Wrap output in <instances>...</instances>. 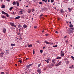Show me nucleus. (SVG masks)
Segmentation results:
<instances>
[{
    "mask_svg": "<svg viewBox=\"0 0 74 74\" xmlns=\"http://www.w3.org/2000/svg\"><path fill=\"white\" fill-rule=\"evenodd\" d=\"M18 62H19V63H22V62L21 60H19L18 61Z\"/></svg>",
    "mask_w": 74,
    "mask_h": 74,
    "instance_id": "nucleus-34",
    "label": "nucleus"
},
{
    "mask_svg": "<svg viewBox=\"0 0 74 74\" xmlns=\"http://www.w3.org/2000/svg\"><path fill=\"white\" fill-rule=\"evenodd\" d=\"M6 13L4 11H2V13L3 14H4V15H5Z\"/></svg>",
    "mask_w": 74,
    "mask_h": 74,
    "instance_id": "nucleus-14",
    "label": "nucleus"
},
{
    "mask_svg": "<svg viewBox=\"0 0 74 74\" xmlns=\"http://www.w3.org/2000/svg\"><path fill=\"white\" fill-rule=\"evenodd\" d=\"M35 53V52L34 51V50L33 51V55H34V54Z\"/></svg>",
    "mask_w": 74,
    "mask_h": 74,
    "instance_id": "nucleus-39",
    "label": "nucleus"
},
{
    "mask_svg": "<svg viewBox=\"0 0 74 74\" xmlns=\"http://www.w3.org/2000/svg\"><path fill=\"white\" fill-rule=\"evenodd\" d=\"M1 74H4V72H1Z\"/></svg>",
    "mask_w": 74,
    "mask_h": 74,
    "instance_id": "nucleus-38",
    "label": "nucleus"
},
{
    "mask_svg": "<svg viewBox=\"0 0 74 74\" xmlns=\"http://www.w3.org/2000/svg\"><path fill=\"white\" fill-rule=\"evenodd\" d=\"M60 11L61 12H62V13H63V12H63V10L62 9L60 10Z\"/></svg>",
    "mask_w": 74,
    "mask_h": 74,
    "instance_id": "nucleus-17",
    "label": "nucleus"
},
{
    "mask_svg": "<svg viewBox=\"0 0 74 74\" xmlns=\"http://www.w3.org/2000/svg\"><path fill=\"white\" fill-rule=\"evenodd\" d=\"M13 4L14 5H16V2H15V1H14L13 2Z\"/></svg>",
    "mask_w": 74,
    "mask_h": 74,
    "instance_id": "nucleus-16",
    "label": "nucleus"
},
{
    "mask_svg": "<svg viewBox=\"0 0 74 74\" xmlns=\"http://www.w3.org/2000/svg\"><path fill=\"white\" fill-rule=\"evenodd\" d=\"M29 65L30 66H33V64H29Z\"/></svg>",
    "mask_w": 74,
    "mask_h": 74,
    "instance_id": "nucleus-44",
    "label": "nucleus"
},
{
    "mask_svg": "<svg viewBox=\"0 0 74 74\" xmlns=\"http://www.w3.org/2000/svg\"><path fill=\"white\" fill-rule=\"evenodd\" d=\"M44 10H45V8H42V11H44Z\"/></svg>",
    "mask_w": 74,
    "mask_h": 74,
    "instance_id": "nucleus-43",
    "label": "nucleus"
},
{
    "mask_svg": "<svg viewBox=\"0 0 74 74\" xmlns=\"http://www.w3.org/2000/svg\"><path fill=\"white\" fill-rule=\"evenodd\" d=\"M48 0H46L45 1V3H47V1Z\"/></svg>",
    "mask_w": 74,
    "mask_h": 74,
    "instance_id": "nucleus-53",
    "label": "nucleus"
},
{
    "mask_svg": "<svg viewBox=\"0 0 74 74\" xmlns=\"http://www.w3.org/2000/svg\"><path fill=\"white\" fill-rule=\"evenodd\" d=\"M50 1L49 0H48V2H49Z\"/></svg>",
    "mask_w": 74,
    "mask_h": 74,
    "instance_id": "nucleus-63",
    "label": "nucleus"
},
{
    "mask_svg": "<svg viewBox=\"0 0 74 74\" xmlns=\"http://www.w3.org/2000/svg\"><path fill=\"white\" fill-rule=\"evenodd\" d=\"M70 63V62L69 61H67L66 63V64H69V63Z\"/></svg>",
    "mask_w": 74,
    "mask_h": 74,
    "instance_id": "nucleus-37",
    "label": "nucleus"
},
{
    "mask_svg": "<svg viewBox=\"0 0 74 74\" xmlns=\"http://www.w3.org/2000/svg\"><path fill=\"white\" fill-rule=\"evenodd\" d=\"M41 66V64H39L38 65V67H40V66Z\"/></svg>",
    "mask_w": 74,
    "mask_h": 74,
    "instance_id": "nucleus-32",
    "label": "nucleus"
},
{
    "mask_svg": "<svg viewBox=\"0 0 74 74\" xmlns=\"http://www.w3.org/2000/svg\"><path fill=\"white\" fill-rule=\"evenodd\" d=\"M2 50V49H0V52H1Z\"/></svg>",
    "mask_w": 74,
    "mask_h": 74,
    "instance_id": "nucleus-41",
    "label": "nucleus"
},
{
    "mask_svg": "<svg viewBox=\"0 0 74 74\" xmlns=\"http://www.w3.org/2000/svg\"><path fill=\"white\" fill-rule=\"evenodd\" d=\"M22 25H20V24H19L18 26V28H20V27H21Z\"/></svg>",
    "mask_w": 74,
    "mask_h": 74,
    "instance_id": "nucleus-18",
    "label": "nucleus"
},
{
    "mask_svg": "<svg viewBox=\"0 0 74 74\" xmlns=\"http://www.w3.org/2000/svg\"><path fill=\"white\" fill-rule=\"evenodd\" d=\"M28 13H30V12H31V10H30V9H28Z\"/></svg>",
    "mask_w": 74,
    "mask_h": 74,
    "instance_id": "nucleus-9",
    "label": "nucleus"
},
{
    "mask_svg": "<svg viewBox=\"0 0 74 74\" xmlns=\"http://www.w3.org/2000/svg\"><path fill=\"white\" fill-rule=\"evenodd\" d=\"M45 48V47H44L43 48V49H44V48Z\"/></svg>",
    "mask_w": 74,
    "mask_h": 74,
    "instance_id": "nucleus-61",
    "label": "nucleus"
},
{
    "mask_svg": "<svg viewBox=\"0 0 74 74\" xmlns=\"http://www.w3.org/2000/svg\"><path fill=\"white\" fill-rule=\"evenodd\" d=\"M7 1H8V2H9L10 1V0H6Z\"/></svg>",
    "mask_w": 74,
    "mask_h": 74,
    "instance_id": "nucleus-52",
    "label": "nucleus"
},
{
    "mask_svg": "<svg viewBox=\"0 0 74 74\" xmlns=\"http://www.w3.org/2000/svg\"><path fill=\"white\" fill-rule=\"evenodd\" d=\"M26 67L27 69H29L30 67V66L29 65H27L26 66Z\"/></svg>",
    "mask_w": 74,
    "mask_h": 74,
    "instance_id": "nucleus-23",
    "label": "nucleus"
},
{
    "mask_svg": "<svg viewBox=\"0 0 74 74\" xmlns=\"http://www.w3.org/2000/svg\"><path fill=\"white\" fill-rule=\"evenodd\" d=\"M45 0H42V1H45Z\"/></svg>",
    "mask_w": 74,
    "mask_h": 74,
    "instance_id": "nucleus-57",
    "label": "nucleus"
},
{
    "mask_svg": "<svg viewBox=\"0 0 74 74\" xmlns=\"http://www.w3.org/2000/svg\"><path fill=\"white\" fill-rule=\"evenodd\" d=\"M40 53H42V50H40Z\"/></svg>",
    "mask_w": 74,
    "mask_h": 74,
    "instance_id": "nucleus-36",
    "label": "nucleus"
},
{
    "mask_svg": "<svg viewBox=\"0 0 74 74\" xmlns=\"http://www.w3.org/2000/svg\"><path fill=\"white\" fill-rule=\"evenodd\" d=\"M65 42H66V44H68V42H69V41H68V40H66L65 41Z\"/></svg>",
    "mask_w": 74,
    "mask_h": 74,
    "instance_id": "nucleus-31",
    "label": "nucleus"
},
{
    "mask_svg": "<svg viewBox=\"0 0 74 74\" xmlns=\"http://www.w3.org/2000/svg\"><path fill=\"white\" fill-rule=\"evenodd\" d=\"M49 35V34H45V36H48Z\"/></svg>",
    "mask_w": 74,
    "mask_h": 74,
    "instance_id": "nucleus-49",
    "label": "nucleus"
},
{
    "mask_svg": "<svg viewBox=\"0 0 74 74\" xmlns=\"http://www.w3.org/2000/svg\"><path fill=\"white\" fill-rule=\"evenodd\" d=\"M62 64V62H61V61L60 62L58 63V64L59 65H60L61 64Z\"/></svg>",
    "mask_w": 74,
    "mask_h": 74,
    "instance_id": "nucleus-19",
    "label": "nucleus"
},
{
    "mask_svg": "<svg viewBox=\"0 0 74 74\" xmlns=\"http://www.w3.org/2000/svg\"><path fill=\"white\" fill-rule=\"evenodd\" d=\"M21 18V16H17L15 18V19H19Z\"/></svg>",
    "mask_w": 74,
    "mask_h": 74,
    "instance_id": "nucleus-8",
    "label": "nucleus"
},
{
    "mask_svg": "<svg viewBox=\"0 0 74 74\" xmlns=\"http://www.w3.org/2000/svg\"><path fill=\"white\" fill-rule=\"evenodd\" d=\"M39 4H42V2H39Z\"/></svg>",
    "mask_w": 74,
    "mask_h": 74,
    "instance_id": "nucleus-42",
    "label": "nucleus"
},
{
    "mask_svg": "<svg viewBox=\"0 0 74 74\" xmlns=\"http://www.w3.org/2000/svg\"><path fill=\"white\" fill-rule=\"evenodd\" d=\"M56 42L57 44H58V42Z\"/></svg>",
    "mask_w": 74,
    "mask_h": 74,
    "instance_id": "nucleus-56",
    "label": "nucleus"
},
{
    "mask_svg": "<svg viewBox=\"0 0 74 74\" xmlns=\"http://www.w3.org/2000/svg\"><path fill=\"white\" fill-rule=\"evenodd\" d=\"M5 15H6V16L7 17H8L9 16V15L8 14V13H6Z\"/></svg>",
    "mask_w": 74,
    "mask_h": 74,
    "instance_id": "nucleus-21",
    "label": "nucleus"
},
{
    "mask_svg": "<svg viewBox=\"0 0 74 74\" xmlns=\"http://www.w3.org/2000/svg\"><path fill=\"white\" fill-rule=\"evenodd\" d=\"M61 58L60 57H58L56 58L57 59H61Z\"/></svg>",
    "mask_w": 74,
    "mask_h": 74,
    "instance_id": "nucleus-25",
    "label": "nucleus"
},
{
    "mask_svg": "<svg viewBox=\"0 0 74 74\" xmlns=\"http://www.w3.org/2000/svg\"><path fill=\"white\" fill-rule=\"evenodd\" d=\"M70 27H73V25L72 24H70L69 25Z\"/></svg>",
    "mask_w": 74,
    "mask_h": 74,
    "instance_id": "nucleus-28",
    "label": "nucleus"
},
{
    "mask_svg": "<svg viewBox=\"0 0 74 74\" xmlns=\"http://www.w3.org/2000/svg\"><path fill=\"white\" fill-rule=\"evenodd\" d=\"M43 15V14H42L40 15V16H42Z\"/></svg>",
    "mask_w": 74,
    "mask_h": 74,
    "instance_id": "nucleus-54",
    "label": "nucleus"
},
{
    "mask_svg": "<svg viewBox=\"0 0 74 74\" xmlns=\"http://www.w3.org/2000/svg\"><path fill=\"white\" fill-rule=\"evenodd\" d=\"M45 42L46 43V44H50V43H49V42L47 41H45Z\"/></svg>",
    "mask_w": 74,
    "mask_h": 74,
    "instance_id": "nucleus-15",
    "label": "nucleus"
},
{
    "mask_svg": "<svg viewBox=\"0 0 74 74\" xmlns=\"http://www.w3.org/2000/svg\"><path fill=\"white\" fill-rule=\"evenodd\" d=\"M59 65L58 64H57L56 65V67H58V66H59Z\"/></svg>",
    "mask_w": 74,
    "mask_h": 74,
    "instance_id": "nucleus-35",
    "label": "nucleus"
},
{
    "mask_svg": "<svg viewBox=\"0 0 74 74\" xmlns=\"http://www.w3.org/2000/svg\"><path fill=\"white\" fill-rule=\"evenodd\" d=\"M44 31L43 30L42 31V33H44Z\"/></svg>",
    "mask_w": 74,
    "mask_h": 74,
    "instance_id": "nucleus-60",
    "label": "nucleus"
},
{
    "mask_svg": "<svg viewBox=\"0 0 74 74\" xmlns=\"http://www.w3.org/2000/svg\"><path fill=\"white\" fill-rule=\"evenodd\" d=\"M15 44H12L11 45V47H14V46H15Z\"/></svg>",
    "mask_w": 74,
    "mask_h": 74,
    "instance_id": "nucleus-26",
    "label": "nucleus"
},
{
    "mask_svg": "<svg viewBox=\"0 0 74 74\" xmlns=\"http://www.w3.org/2000/svg\"><path fill=\"white\" fill-rule=\"evenodd\" d=\"M6 30H7L5 29V28H3V32L4 33H6Z\"/></svg>",
    "mask_w": 74,
    "mask_h": 74,
    "instance_id": "nucleus-7",
    "label": "nucleus"
},
{
    "mask_svg": "<svg viewBox=\"0 0 74 74\" xmlns=\"http://www.w3.org/2000/svg\"><path fill=\"white\" fill-rule=\"evenodd\" d=\"M36 42H37V43H39V42H38V41H36Z\"/></svg>",
    "mask_w": 74,
    "mask_h": 74,
    "instance_id": "nucleus-55",
    "label": "nucleus"
},
{
    "mask_svg": "<svg viewBox=\"0 0 74 74\" xmlns=\"http://www.w3.org/2000/svg\"><path fill=\"white\" fill-rule=\"evenodd\" d=\"M73 30H74V27L69 29L68 30V34H70L72 33V32H73Z\"/></svg>",
    "mask_w": 74,
    "mask_h": 74,
    "instance_id": "nucleus-1",
    "label": "nucleus"
},
{
    "mask_svg": "<svg viewBox=\"0 0 74 74\" xmlns=\"http://www.w3.org/2000/svg\"><path fill=\"white\" fill-rule=\"evenodd\" d=\"M20 12L21 14H23V13H22V11H20Z\"/></svg>",
    "mask_w": 74,
    "mask_h": 74,
    "instance_id": "nucleus-33",
    "label": "nucleus"
},
{
    "mask_svg": "<svg viewBox=\"0 0 74 74\" xmlns=\"http://www.w3.org/2000/svg\"><path fill=\"white\" fill-rule=\"evenodd\" d=\"M32 12H34V9H32Z\"/></svg>",
    "mask_w": 74,
    "mask_h": 74,
    "instance_id": "nucleus-45",
    "label": "nucleus"
},
{
    "mask_svg": "<svg viewBox=\"0 0 74 74\" xmlns=\"http://www.w3.org/2000/svg\"><path fill=\"white\" fill-rule=\"evenodd\" d=\"M16 5L17 6V7H18L19 4V3H18V2L17 1L16 2Z\"/></svg>",
    "mask_w": 74,
    "mask_h": 74,
    "instance_id": "nucleus-10",
    "label": "nucleus"
},
{
    "mask_svg": "<svg viewBox=\"0 0 74 74\" xmlns=\"http://www.w3.org/2000/svg\"><path fill=\"white\" fill-rule=\"evenodd\" d=\"M4 54V52H2L0 53V57L1 58H3V55Z\"/></svg>",
    "mask_w": 74,
    "mask_h": 74,
    "instance_id": "nucleus-3",
    "label": "nucleus"
},
{
    "mask_svg": "<svg viewBox=\"0 0 74 74\" xmlns=\"http://www.w3.org/2000/svg\"><path fill=\"white\" fill-rule=\"evenodd\" d=\"M68 10H69V12H71V11H72V9H70V8H69Z\"/></svg>",
    "mask_w": 74,
    "mask_h": 74,
    "instance_id": "nucleus-11",
    "label": "nucleus"
},
{
    "mask_svg": "<svg viewBox=\"0 0 74 74\" xmlns=\"http://www.w3.org/2000/svg\"><path fill=\"white\" fill-rule=\"evenodd\" d=\"M69 68L70 69H73V67H72V66H70Z\"/></svg>",
    "mask_w": 74,
    "mask_h": 74,
    "instance_id": "nucleus-51",
    "label": "nucleus"
},
{
    "mask_svg": "<svg viewBox=\"0 0 74 74\" xmlns=\"http://www.w3.org/2000/svg\"><path fill=\"white\" fill-rule=\"evenodd\" d=\"M26 7H28V5H27L26 6Z\"/></svg>",
    "mask_w": 74,
    "mask_h": 74,
    "instance_id": "nucleus-62",
    "label": "nucleus"
},
{
    "mask_svg": "<svg viewBox=\"0 0 74 74\" xmlns=\"http://www.w3.org/2000/svg\"><path fill=\"white\" fill-rule=\"evenodd\" d=\"M28 58H26V60H27V59H28Z\"/></svg>",
    "mask_w": 74,
    "mask_h": 74,
    "instance_id": "nucleus-64",
    "label": "nucleus"
},
{
    "mask_svg": "<svg viewBox=\"0 0 74 74\" xmlns=\"http://www.w3.org/2000/svg\"><path fill=\"white\" fill-rule=\"evenodd\" d=\"M53 1H54L53 0H51V3H53Z\"/></svg>",
    "mask_w": 74,
    "mask_h": 74,
    "instance_id": "nucleus-40",
    "label": "nucleus"
},
{
    "mask_svg": "<svg viewBox=\"0 0 74 74\" xmlns=\"http://www.w3.org/2000/svg\"><path fill=\"white\" fill-rule=\"evenodd\" d=\"M36 71H37V72H38V73L39 74H41V73H42L41 72V70L40 69H38Z\"/></svg>",
    "mask_w": 74,
    "mask_h": 74,
    "instance_id": "nucleus-4",
    "label": "nucleus"
},
{
    "mask_svg": "<svg viewBox=\"0 0 74 74\" xmlns=\"http://www.w3.org/2000/svg\"><path fill=\"white\" fill-rule=\"evenodd\" d=\"M22 18H24V16H22Z\"/></svg>",
    "mask_w": 74,
    "mask_h": 74,
    "instance_id": "nucleus-58",
    "label": "nucleus"
},
{
    "mask_svg": "<svg viewBox=\"0 0 74 74\" xmlns=\"http://www.w3.org/2000/svg\"><path fill=\"white\" fill-rule=\"evenodd\" d=\"M23 29V28H20L19 29V32L20 30V31H22V30Z\"/></svg>",
    "mask_w": 74,
    "mask_h": 74,
    "instance_id": "nucleus-20",
    "label": "nucleus"
},
{
    "mask_svg": "<svg viewBox=\"0 0 74 74\" xmlns=\"http://www.w3.org/2000/svg\"><path fill=\"white\" fill-rule=\"evenodd\" d=\"M2 18H6V17H5V16H2Z\"/></svg>",
    "mask_w": 74,
    "mask_h": 74,
    "instance_id": "nucleus-30",
    "label": "nucleus"
},
{
    "mask_svg": "<svg viewBox=\"0 0 74 74\" xmlns=\"http://www.w3.org/2000/svg\"><path fill=\"white\" fill-rule=\"evenodd\" d=\"M12 14L13 15H14V14H14V12H13Z\"/></svg>",
    "mask_w": 74,
    "mask_h": 74,
    "instance_id": "nucleus-59",
    "label": "nucleus"
},
{
    "mask_svg": "<svg viewBox=\"0 0 74 74\" xmlns=\"http://www.w3.org/2000/svg\"><path fill=\"white\" fill-rule=\"evenodd\" d=\"M12 8H13V7H11V8H10V11H11V10H12Z\"/></svg>",
    "mask_w": 74,
    "mask_h": 74,
    "instance_id": "nucleus-29",
    "label": "nucleus"
},
{
    "mask_svg": "<svg viewBox=\"0 0 74 74\" xmlns=\"http://www.w3.org/2000/svg\"><path fill=\"white\" fill-rule=\"evenodd\" d=\"M23 27L24 28H26L27 27V25H23Z\"/></svg>",
    "mask_w": 74,
    "mask_h": 74,
    "instance_id": "nucleus-12",
    "label": "nucleus"
},
{
    "mask_svg": "<svg viewBox=\"0 0 74 74\" xmlns=\"http://www.w3.org/2000/svg\"><path fill=\"white\" fill-rule=\"evenodd\" d=\"M34 28L35 29H36L37 28V26H35L34 27Z\"/></svg>",
    "mask_w": 74,
    "mask_h": 74,
    "instance_id": "nucleus-47",
    "label": "nucleus"
},
{
    "mask_svg": "<svg viewBox=\"0 0 74 74\" xmlns=\"http://www.w3.org/2000/svg\"><path fill=\"white\" fill-rule=\"evenodd\" d=\"M45 61L47 63H49V61H48L47 60H45Z\"/></svg>",
    "mask_w": 74,
    "mask_h": 74,
    "instance_id": "nucleus-27",
    "label": "nucleus"
},
{
    "mask_svg": "<svg viewBox=\"0 0 74 74\" xmlns=\"http://www.w3.org/2000/svg\"><path fill=\"white\" fill-rule=\"evenodd\" d=\"M45 8V10H48V9L47 8Z\"/></svg>",
    "mask_w": 74,
    "mask_h": 74,
    "instance_id": "nucleus-46",
    "label": "nucleus"
},
{
    "mask_svg": "<svg viewBox=\"0 0 74 74\" xmlns=\"http://www.w3.org/2000/svg\"><path fill=\"white\" fill-rule=\"evenodd\" d=\"M55 33H56L57 34H58V32L57 31H56L55 32Z\"/></svg>",
    "mask_w": 74,
    "mask_h": 74,
    "instance_id": "nucleus-48",
    "label": "nucleus"
},
{
    "mask_svg": "<svg viewBox=\"0 0 74 74\" xmlns=\"http://www.w3.org/2000/svg\"><path fill=\"white\" fill-rule=\"evenodd\" d=\"M32 47V45H30L28 46V47H29V48Z\"/></svg>",
    "mask_w": 74,
    "mask_h": 74,
    "instance_id": "nucleus-22",
    "label": "nucleus"
},
{
    "mask_svg": "<svg viewBox=\"0 0 74 74\" xmlns=\"http://www.w3.org/2000/svg\"><path fill=\"white\" fill-rule=\"evenodd\" d=\"M61 56H64V53L63 52V51H61Z\"/></svg>",
    "mask_w": 74,
    "mask_h": 74,
    "instance_id": "nucleus-6",
    "label": "nucleus"
},
{
    "mask_svg": "<svg viewBox=\"0 0 74 74\" xmlns=\"http://www.w3.org/2000/svg\"><path fill=\"white\" fill-rule=\"evenodd\" d=\"M1 8H5V5H2Z\"/></svg>",
    "mask_w": 74,
    "mask_h": 74,
    "instance_id": "nucleus-13",
    "label": "nucleus"
},
{
    "mask_svg": "<svg viewBox=\"0 0 74 74\" xmlns=\"http://www.w3.org/2000/svg\"><path fill=\"white\" fill-rule=\"evenodd\" d=\"M58 47V45H56L53 46V47L54 48H56V47Z\"/></svg>",
    "mask_w": 74,
    "mask_h": 74,
    "instance_id": "nucleus-24",
    "label": "nucleus"
},
{
    "mask_svg": "<svg viewBox=\"0 0 74 74\" xmlns=\"http://www.w3.org/2000/svg\"><path fill=\"white\" fill-rule=\"evenodd\" d=\"M71 58L72 59H74V58L73 56H71Z\"/></svg>",
    "mask_w": 74,
    "mask_h": 74,
    "instance_id": "nucleus-50",
    "label": "nucleus"
},
{
    "mask_svg": "<svg viewBox=\"0 0 74 74\" xmlns=\"http://www.w3.org/2000/svg\"><path fill=\"white\" fill-rule=\"evenodd\" d=\"M10 24L11 25V26H14V27L16 28V25L14 24V23H10Z\"/></svg>",
    "mask_w": 74,
    "mask_h": 74,
    "instance_id": "nucleus-2",
    "label": "nucleus"
},
{
    "mask_svg": "<svg viewBox=\"0 0 74 74\" xmlns=\"http://www.w3.org/2000/svg\"><path fill=\"white\" fill-rule=\"evenodd\" d=\"M56 60L55 59H53L52 61V62H53L54 64H55L56 63Z\"/></svg>",
    "mask_w": 74,
    "mask_h": 74,
    "instance_id": "nucleus-5",
    "label": "nucleus"
}]
</instances>
